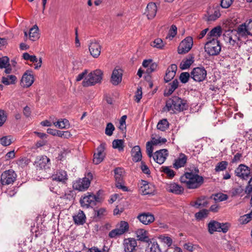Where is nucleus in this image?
Listing matches in <instances>:
<instances>
[{
  "instance_id": "1",
  "label": "nucleus",
  "mask_w": 252,
  "mask_h": 252,
  "mask_svg": "<svg viewBox=\"0 0 252 252\" xmlns=\"http://www.w3.org/2000/svg\"><path fill=\"white\" fill-rule=\"evenodd\" d=\"M199 169L193 167L192 170L186 172L180 178L181 182L185 184L189 189H196L200 188L204 183V178L199 175Z\"/></svg>"
},
{
  "instance_id": "2",
  "label": "nucleus",
  "mask_w": 252,
  "mask_h": 252,
  "mask_svg": "<svg viewBox=\"0 0 252 252\" xmlns=\"http://www.w3.org/2000/svg\"><path fill=\"white\" fill-rule=\"evenodd\" d=\"M167 111H183L188 108L187 100L177 96H173L168 99L166 102Z\"/></svg>"
},
{
  "instance_id": "3",
  "label": "nucleus",
  "mask_w": 252,
  "mask_h": 252,
  "mask_svg": "<svg viewBox=\"0 0 252 252\" xmlns=\"http://www.w3.org/2000/svg\"><path fill=\"white\" fill-rule=\"evenodd\" d=\"M103 72L100 69H96L88 74L82 82L84 87L94 86L100 83L102 79Z\"/></svg>"
},
{
  "instance_id": "4",
  "label": "nucleus",
  "mask_w": 252,
  "mask_h": 252,
  "mask_svg": "<svg viewBox=\"0 0 252 252\" xmlns=\"http://www.w3.org/2000/svg\"><path fill=\"white\" fill-rule=\"evenodd\" d=\"M205 51L210 56H216L221 51L220 42L217 39H210L205 44Z\"/></svg>"
},
{
  "instance_id": "5",
  "label": "nucleus",
  "mask_w": 252,
  "mask_h": 252,
  "mask_svg": "<svg viewBox=\"0 0 252 252\" xmlns=\"http://www.w3.org/2000/svg\"><path fill=\"white\" fill-rule=\"evenodd\" d=\"M100 199L98 196L93 193L87 192L84 196H82L80 199V203L82 207L89 208L96 205L99 202Z\"/></svg>"
},
{
  "instance_id": "6",
  "label": "nucleus",
  "mask_w": 252,
  "mask_h": 252,
  "mask_svg": "<svg viewBox=\"0 0 252 252\" xmlns=\"http://www.w3.org/2000/svg\"><path fill=\"white\" fill-rule=\"evenodd\" d=\"M87 176L88 177L79 179L75 181L73 184V189L80 191H85L87 189L90 185L91 180L93 178V175L91 173H89Z\"/></svg>"
},
{
  "instance_id": "7",
  "label": "nucleus",
  "mask_w": 252,
  "mask_h": 252,
  "mask_svg": "<svg viewBox=\"0 0 252 252\" xmlns=\"http://www.w3.org/2000/svg\"><path fill=\"white\" fill-rule=\"evenodd\" d=\"M33 164L37 170H44L46 172L50 169L51 165L50 159L45 156L37 157Z\"/></svg>"
},
{
  "instance_id": "8",
  "label": "nucleus",
  "mask_w": 252,
  "mask_h": 252,
  "mask_svg": "<svg viewBox=\"0 0 252 252\" xmlns=\"http://www.w3.org/2000/svg\"><path fill=\"white\" fill-rule=\"evenodd\" d=\"M208 231L210 234L214 232H222L226 233L228 230L227 223H220L215 220H211L208 224Z\"/></svg>"
},
{
  "instance_id": "9",
  "label": "nucleus",
  "mask_w": 252,
  "mask_h": 252,
  "mask_svg": "<svg viewBox=\"0 0 252 252\" xmlns=\"http://www.w3.org/2000/svg\"><path fill=\"white\" fill-rule=\"evenodd\" d=\"M207 76V71L204 67L194 68L190 72V77L196 82L204 81Z\"/></svg>"
},
{
  "instance_id": "10",
  "label": "nucleus",
  "mask_w": 252,
  "mask_h": 252,
  "mask_svg": "<svg viewBox=\"0 0 252 252\" xmlns=\"http://www.w3.org/2000/svg\"><path fill=\"white\" fill-rule=\"evenodd\" d=\"M16 178V173L13 170H8L2 173L0 182L2 185H8L13 184Z\"/></svg>"
},
{
  "instance_id": "11",
  "label": "nucleus",
  "mask_w": 252,
  "mask_h": 252,
  "mask_svg": "<svg viewBox=\"0 0 252 252\" xmlns=\"http://www.w3.org/2000/svg\"><path fill=\"white\" fill-rule=\"evenodd\" d=\"M238 35L234 30L229 31L224 34V40L233 46H238L241 38Z\"/></svg>"
},
{
  "instance_id": "12",
  "label": "nucleus",
  "mask_w": 252,
  "mask_h": 252,
  "mask_svg": "<svg viewBox=\"0 0 252 252\" xmlns=\"http://www.w3.org/2000/svg\"><path fill=\"white\" fill-rule=\"evenodd\" d=\"M193 45V39L192 37L189 36L184 39L180 44L178 52L179 54H184L188 53L192 48Z\"/></svg>"
},
{
  "instance_id": "13",
  "label": "nucleus",
  "mask_w": 252,
  "mask_h": 252,
  "mask_svg": "<svg viewBox=\"0 0 252 252\" xmlns=\"http://www.w3.org/2000/svg\"><path fill=\"white\" fill-rule=\"evenodd\" d=\"M235 175L239 178L247 180L251 176V169L244 164H240L235 170Z\"/></svg>"
},
{
  "instance_id": "14",
  "label": "nucleus",
  "mask_w": 252,
  "mask_h": 252,
  "mask_svg": "<svg viewBox=\"0 0 252 252\" xmlns=\"http://www.w3.org/2000/svg\"><path fill=\"white\" fill-rule=\"evenodd\" d=\"M168 155V151L164 149L156 151L153 157L155 161L159 164H162L165 161Z\"/></svg>"
},
{
  "instance_id": "15",
  "label": "nucleus",
  "mask_w": 252,
  "mask_h": 252,
  "mask_svg": "<svg viewBox=\"0 0 252 252\" xmlns=\"http://www.w3.org/2000/svg\"><path fill=\"white\" fill-rule=\"evenodd\" d=\"M34 82L33 75L32 71L27 70L23 75L21 80V85L24 87H30Z\"/></svg>"
},
{
  "instance_id": "16",
  "label": "nucleus",
  "mask_w": 252,
  "mask_h": 252,
  "mask_svg": "<svg viewBox=\"0 0 252 252\" xmlns=\"http://www.w3.org/2000/svg\"><path fill=\"white\" fill-rule=\"evenodd\" d=\"M137 245V241L134 238H128L124 240L123 247L125 252H133Z\"/></svg>"
},
{
  "instance_id": "17",
  "label": "nucleus",
  "mask_w": 252,
  "mask_h": 252,
  "mask_svg": "<svg viewBox=\"0 0 252 252\" xmlns=\"http://www.w3.org/2000/svg\"><path fill=\"white\" fill-rule=\"evenodd\" d=\"M123 72V70L120 68H115L113 70L110 78V82L113 85H118L121 82Z\"/></svg>"
},
{
  "instance_id": "18",
  "label": "nucleus",
  "mask_w": 252,
  "mask_h": 252,
  "mask_svg": "<svg viewBox=\"0 0 252 252\" xmlns=\"http://www.w3.org/2000/svg\"><path fill=\"white\" fill-rule=\"evenodd\" d=\"M155 190L154 186L145 180H141L140 186V191L143 195L150 194Z\"/></svg>"
},
{
  "instance_id": "19",
  "label": "nucleus",
  "mask_w": 252,
  "mask_h": 252,
  "mask_svg": "<svg viewBox=\"0 0 252 252\" xmlns=\"http://www.w3.org/2000/svg\"><path fill=\"white\" fill-rule=\"evenodd\" d=\"M89 51L91 55L95 58L99 57L101 53V46L95 40L92 41L89 45Z\"/></svg>"
},
{
  "instance_id": "20",
  "label": "nucleus",
  "mask_w": 252,
  "mask_h": 252,
  "mask_svg": "<svg viewBox=\"0 0 252 252\" xmlns=\"http://www.w3.org/2000/svg\"><path fill=\"white\" fill-rule=\"evenodd\" d=\"M97 152L94 155L93 162L95 164L100 163L105 157L104 147L101 144L96 149Z\"/></svg>"
},
{
  "instance_id": "21",
  "label": "nucleus",
  "mask_w": 252,
  "mask_h": 252,
  "mask_svg": "<svg viewBox=\"0 0 252 252\" xmlns=\"http://www.w3.org/2000/svg\"><path fill=\"white\" fill-rule=\"evenodd\" d=\"M137 219L143 224L148 225L155 220L153 215L150 213H143L138 215Z\"/></svg>"
},
{
  "instance_id": "22",
  "label": "nucleus",
  "mask_w": 252,
  "mask_h": 252,
  "mask_svg": "<svg viewBox=\"0 0 252 252\" xmlns=\"http://www.w3.org/2000/svg\"><path fill=\"white\" fill-rule=\"evenodd\" d=\"M135 234L137 240L139 241L149 243V241L150 240L148 231L144 229H137L135 231Z\"/></svg>"
},
{
  "instance_id": "23",
  "label": "nucleus",
  "mask_w": 252,
  "mask_h": 252,
  "mask_svg": "<svg viewBox=\"0 0 252 252\" xmlns=\"http://www.w3.org/2000/svg\"><path fill=\"white\" fill-rule=\"evenodd\" d=\"M165 188L168 191L176 194H181L184 191V189L181 186L174 182L167 184Z\"/></svg>"
},
{
  "instance_id": "24",
  "label": "nucleus",
  "mask_w": 252,
  "mask_h": 252,
  "mask_svg": "<svg viewBox=\"0 0 252 252\" xmlns=\"http://www.w3.org/2000/svg\"><path fill=\"white\" fill-rule=\"evenodd\" d=\"M157 7L155 3H149L146 8L145 13L149 19H153L156 15Z\"/></svg>"
},
{
  "instance_id": "25",
  "label": "nucleus",
  "mask_w": 252,
  "mask_h": 252,
  "mask_svg": "<svg viewBox=\"0 0 252 252\" xmlns=\"http://www.w3.org/2000/svg\"><path fill=\"white\" fill-rule=\"evenodd\" d=\"M52 180L63 183H65L67 180L66 172L64 170H59L52 176Z\"/></svg>"
},
{
  "instance_id": "26",
  "label": "nucleus",
  "mask_w": 252,
  "mask_h": 252,
  "mask_svg": "<svg viewBox=\"0 0 252 252\" xmlns=\"http://www.w3.org/2000/svg\"><path fill=\"white\" fill-rule=\"evenodd\" d=\"M188 157L184 154H180L178 158L175 159L173 164L174 167L178 169L181 167H184L187 163Z\"/></svg>"
},
{
  "instance_id": "27",
  "label": "nucleus",
  "mask_w": 252,
  "mask_h": 252,
  "mask_svg": "<svg viewBox=\"0 0 252 252\" xmlns=\"http://www.w3.org/2000/svg\"><path fill=\"white\" fill-rule=\"evenodd\" d=\"M240 38L245 37L249 35L248 28L246 22L238 26L237 29L234 30Z\"/></svg>"
},
{
  "instance_id": "28",
  "label": "nucleus",
  "mask_w": 252,
  "mask_h": 252,
  "mask_svg": "<svg viewBox=\"0 0 252 252\" xmlns=\"http://www.w3.org/2000/svg\"><path fill=\"white\" fill-rule=\"evenodd\" d=\"M148 245L146 248V252H162L161 250L156 241L151 240L148 243Z\"/></svg>"
},
{
  "instance_id": "29",
  "label": "nucleus",
  "mask_w": 252,
  "mask_h": 252,
  "mask_svg": "<svg viewBox=\"0 0 252 252\" xmlns=\"http://www.w3.org/2000/svg\"><path fill=\"white\" fill-rule=\"evenodd\" d=\"M132 160L134 162H138L142 159L141 149L139 146H135L131 150Z\"/></svg>"
},
{
  "instance_id": "30",
  "label": "nucleus",
  "mask_w": 252,
  "mask_h": 252,
  "mask_svg": "<svg viewBox=\"0 0 252 252\" xmlns=\"http://www.w3.org/2000/svg\"><path fill=\"white\" fill-rule=\"evenodd\" d=\"M74 223L77 225H82L85 222L86 216L83 211L79 210L76 215L73 216Z\"/></svg>"
},
{
  "instance_id": "31",
  "label": "nucleus",
  "mask_w": 252,
  "mask_h": 252,
  "mask_svg": "<svg viewBox=\"0 0 252 252\" xmlns=\"http://www.w3.org/2000/svg\"><path fill=\"white\" fill-rule=\"evenodd\" d=\"M1 82L5 85L15 84L17 81V78L14 75H7L1 78Z\"/></svg>"
},
{
  "instance_id": "32",
  "label": "nucleus",
  "mask_w": 252,
  "mask_h": 252,
  "mask_svg": "<svg viewBox=\"0 0 252 252\" xmlns=\"http://www.w3.org/2000/svg\"><path fill=\"white\" fill-rule=\"evenodd\" d=\"M222 31L220 26H217L214 28L207 34L208 39H217L221 34Z\"/></svg>"
},
{
  "instance_id": "33",
  "label": "nucleus",
  "mask_w": 252,
  "mask_h": 252,
  "mask_svg": "<svg viewBox=\"0 0 252 252\" xmlns=\"http://www.w3.org/2000/svg\"><path fill=\"white\" fill-rule=\"evenodd\" d=\"M194 62V57L189 56L185 59H184L181 63L180 67L182 70L189 68Z\"/></svg>"
},
{
  "instance_id": "34",
  "label": "nucleus",
  "mask_w": 252,
  "mask_h": 252,
  "mask_svg": "<svg viewBox=\"0 0 252 252\" xmlns=\"http://www.w3.org/2000/svg\"><path fill=\"white\" fill-rule=\"evenodd\" d=\"M158 238L161 243L166 245L168 247H170L173 243L172 238L165 234L159 235Z\"/></svg>"
},
{
  "instance_id": "35",
  "label": "nucleus",
  "mask_w": 252,
  "mask_h": 252,
  "mask_svg": "<svg viewBox=\"0 0 252 252\" xmlns=\"http://www.w3.org/2000/svg\"><path fill=\"white\" fill-rule=\"evenodd\" d=\"M115 178L117 183H123L124 170L121 167H117L114 170Z\"/></svg>"
},
{
  "instance_id": "36",
  "label": "nucleus",
  "mask_w": 252,
  "mask_h": 252,
  "mask_svg": "<svg viewBox=\"0 0 252 252\" xmlns=\"http://www.w3.org/2000/svg\"><path fill=\"white\" fill-rule=\"evenodd\" d=\"M38 28L36 25H34L30 30L29 36L32 41H35L39 38V33L38 32Z\"/></svg>"
},
{
  "instance_id": "37",
  "label": "nucleus",
  "mask_w": 252,
  "mask_h": 252,
  "mask_svg": "<svg viewBox=\"0 0 252 252\" xmlns=\"http://www.w3.org/2000/svg\"><path fill=\"white\" fill-rule=\"evenodd\" d=\"M53 124L55 126L59 128H67L69 127V124L68 121L66 119H61L56 122H54Z\"/></svg>"
},
{
  "instance_id": "38",
  "label": "nucleus",
  "mask_w": 252,
  "mask_h": 252,
  "mask_svg": "<svg viewBox=\"0 0 252 252\" xmlns=\"http://www.w3.org/2000/svg\"><path fill=\"white\" fill-rule=\"evenodd\" d=\"M117 228L119 230L121 231L120 232L123 235L128 230L129 225L126 221H121L117 226Z\"/></svg>"
},
{
  "instance_id": "39",
  "label": "nucleus",
  "mask_w": 252,
  "mask_h": 252,
  "mask_svg": "<svg viewBox=\"0 0 252 252\" xmlns=\"http://www.w3.org/2000/svg\"><path fill=\"white\" fill-rule=\"evenodd\" d=\"M252 220V210L250 213L240 217L239 221L241 224H247Z\"/></svg>"
},
{
  "instance_id": "40",
  "label": "nucleus",
  "mask_w": 252,
  "mask_h": 252,
  "mask_svg": "<svg viewBox=\"0 0 252 252\" xmlns=\"http://www.w3.org/2000/svg\"><path fill=\"white\" fill-rule=\"evenodd\" d=\"M157 127L158 129L164 131L168 128L169 123L166 119H162L158 123Z\"/></svg>"
},
{
  "instance_id": "41",
  "label": "nucleus",
  "mask_w": 252,
  "mask_h": 252,
  "mask_svg": "<svg viewBox=\"0 0 252 252\" xmlns=\"http://www.w3.org/2000/svg\"><path fill=\"white\" fill-rule=\"evenodd\" d=\"M74 191L70 189H66L61 194V198L63 199L71 200L74 198Z\"/></svg>"
},
{
  "instance_id": "42",
  "label": "nucleus",
  "mask_w": 252,
  "mask_h": 252,
  "mask_svg": "<svg viewBox=\"0 0 252 252\" xmlns=\"http://www.w3.org/2000/svg\"><path fill=\"white\" fill-rule=\"evenodd\" d=\"M13 139L10 135L3 136L0 138V144L3 146H9L11 144Z\"/></svg>"
},
{
  "instance_id": "43",
  "label": "nucleus",
  "mask_w": 252,
  "mask_h": 252,
  "mask_svg": "<svg viewBox=\"0 0 252 252\" xmlns=\"http://www.w3.org/2000/svg\"><path fill=\"white\" fill-rule=\"evenodd\" d=\"M113 148L117 149L120 151L124 150V141L121 139L114 140L112 142Z\"/></svg>"
},
{
  "instance_id": "44",
  "label": "nucleus",
  "mask_w": 252,
  "mask_h": 252,
  "mask_svg": "<svg viewBox=\"0 0 252 252\" xmlns=\"http://www.w3.org/2000/svg\"><path fill=\"white\" fill-rule=\"evenodd\" d=\"M151 46L159 49H162L164 46L163 41L160 38H157L151 43Z\"/></svg>"
},
{
  "instance_id": "45",
  "label": "nucleus",
  "mask_w": 252,
  "mask_h": 252,
  "mask_svg": "<svg viewBox=\"0 0 252 252\" xmlns=\"http://www.w3.org/2000/svg\"><path fill=\"white\" fill-rule=\"evenodd\" d=\"M228 165V162L226 161H222L218 162L215 167L216 172H220L226 169Z\"/></svg>"
},
{
  "instance_id": "46",
  "label": "nucleus",
  "mask_w": 252,
  "mask_h": 252,
  "mask_svg": "<svg viewBox=\"0 0 252 252\" xmlns=\"http://www.w3.org/2000/svg\"><path fill=\"white\" fill-rule=\"evenodd\" d=\"M213 199L216 202H221L227 200L228 196L222 193H218L214 195Z\"/></svg>"
},
{
  "instance_id": "47",
  "label": "nucleus",
  "mask_w": 252,
  "mask_h": 252,
  "mask_svg": "<svg viewBox=\"0 0 252 252\" xmlns=\"http://www.w3.org/2000/svg\"><path fill=\"white\" fill-rule=\"evenodd\" d=\"M178 85L179 82L177 79L174 80L169 84V88L168 91L169 94H171L173 93V92L178 88Z\"/></svg>"
},
{
  "instance_id": "48",
  "label": "nucleus",
  "mask_w": 252,
  "mask_h": 252,
  "mask_svg": "<svg viewBox=\"0 0 252 252\" xmlns=\"http://www.w3.org/2000/svg\"><path fill=\"white\" fill-rule=\"evenodd\" d=\"M162 171L166 174L170 178H172L175 176V172L168 166H162Z\"/></svg>"
},
{
  "instance_id": "49",
  "label": "nucleus",
  "mask_w": 252,
  "mask_h": 252,
  "mask_svg": "<svg viewBox=\"0 0 252 252\" xmlns=\"http://www.w3.org/2000/svg\"><path fill=\"white\" fill-rule=\"evenodd\" d=\"M208 210L206 209H203L196 213L195 214V217L197 220H201L203 218L207 217L208 214Z\"/></svg>"
},
{
  "instance_id": "50",
  "label": "nucleus",
  "mask_w": 252,
  "mask_h": 252,
  "mask_svg": "<svg viewBox=\"0 0 252 252\" xmlns=\"http://www.w3.org/2000/svg\"><path fill=\"white\" fill-rule=\"evenodd\" d=\"M115 130V127L111 123H109L107 124L105 133L108 136H111L113 134V131Z\"/></svg>"
},
{
  "instance_id": "51",
  "label": "nucleus",
  "mask_w": 252,
  "mask_h": 252,
  "mask_svg": "<svg viewBox=\"0 0 252 252\" xmlns=\"http://www.w3.org/2000/svg\"><path fill=\"white\" fill-rule=\"evenodd\" d=\"M204 200V198H199L197 200L191 203V205L196 208H199L200 207H204L207 203L206 202H202Z\"/></svg>"
},
{
  "instance_id": "52",
  "label": "nucleus",
  "mask_w": 252,
  "mask_h": 252,
  "mask_svg": "<svg viewBox=\"0 0 252 252\" xmlns=\"http://www.w3.org/2000/svg\"><path fill=\"white\" fill-rule=\"evenodd\" d=\"M9 65V58L7 57L0 58V68H6Z\"/></svg>"
},
{
  "instance_id": "53",
  "label": "nucleus",
  "mask_w": 252,
  "mask_h": 252,
  "mask_svg": "<svg viewBox=\"0 0 252 252\" xmlns=\"http://www.w3.org/2000/svg\"><path fill=\"white\" fill-rule=\"evenodd\" d=\"M190 76V73L185 72L181 73L179 78L181 82L185 84L188 82Z\"/></svg>"
},
{
  "instance_id": "54",
  "label": "nucleus",
  "mask_w": 252,
  "mask_h": 252,
  "mask_svg": "<svg viewBox=\"0 0 252 252\" xmlns=\"http://www.w3.org/2000/svg\"><path fill=\"white\" fill-rule=\"evenodd\" d=\"M153 144L152 141H148L146 143V152L149 158H151L153 156L152 154L153 151Z\"/></svg>"
},
{
  "instance_id": "55",
  "label": "nucleus",
  "mask_w": 252,
  "mask_h": 252,
  "mask_svg": "<svg viewBox=\"0 0 252 252\" xmlns=\"http://www.w3.org/2000/svg\"><path fill=\"white\" fill-rule=\"evenodd\" d=\"M234 0H221L220 1V6L222 8L226 9L229 8Z\"/></svg>"
},
{
  "instance_id": "56",
  "label": "nucleus",
  "mask_w": 252,
  "mask_h": 252,
  "mask_svg": "<svg viewBox=\"0 0 252 252\" xmlns=\"http://www.w3.org/2000/svg\"><path fill=\"white\" fill-rule=\"evenodd\" d=\"M120 231H121L119 230L116 227L115 229H113L109 232L108 236L111 238H116L117 237L122 235Z\"/></svg>"
},
{
  "instance_id": "57",
  "label": "nucleus",
  "mask_w": 252,
  "mask_h": 252,
  "mask_svg": "<svg viewBox=\"0 0 252 252\" xmlns=\"http://www.w3.org/2000/svg\"><path fill=\"white\" fill-rule=\"evenodd\" d=\"M177 28L176 26L173 25L171 26V28L170 29L168 34V37H171L173 38L177 34Z\"/></svg>"
},
{
  "instance_id": "58",
  "label": "nucleus",
  "mask_w": 252,
  "mask_h": 252,
  "mask_svg": "<svg viewBox=\"0 0 252 252\" xmlns=\"http://www.w3.org/2000/svg\"><path fill=\"white\" fill-rule=\"evenodd\" d=\"M175 76V74H174V73H172L170 72L169 70L167 69L164 78V81L166 82H168L170 81H171L172 79H173Z\"/></svg>"
},
{
  "instance_id": "59",
  "label": "nucleus",
  "mask_w": 252,
  "mask_h": 252,
  "mask_svg": "<svg viewBox=\"0 0 252 252\" xmlns=\"http://www.w3.org/2000/svg\"><path fill=\"white\" fill-rule=\"evenodd\" d=\"M126 116H123L120 120V126L119 128L122 130H125L126 129Z\"/></svg>"
},
{
  "instance_id": "60",
  "label": "nucleus",
  "mask_w": 252,
  "mask_h": 252,
  "mask_svg": "<svg viewBox=\"0 0 252 252\" xmlns=\"http://www.w3.org/2000/svg\"><path fill=\"white\" fill-rule=\"evenodd\" d=\"M7 116L4 112L2 110H0V126H1L6 120Z\"/></svg>"
},
{
  "instance_id": "61",
  "label": "nucleus",
  "mask_w": 252,
  "mask_h": 252,
  "mask_svg": "<svg viewBox=\"0 0 252 252\" xmlns=\"http://www.w3.org/2000/svg\"><path fill=\"white\" fill-rule=\"evenodd\" d=\"M142 88H141V87H140L137 88V90L136 92V94L135 95V101L137 102H139L142 98Z\"/></svg>"
},
{
  "instance_id": "62",
  "label": "nucleus",
  "mask_w": 252,
  "mask_h": 252,
  "mask_svg": "<svg viewBox=\"0 0 252 252\" xmlns=\"http://www.w3.org/2000/svg\"><path fill=\"white\" fill-rule=\"evenodd\" d=\"M141 169L142 171V172L144 174L149 175L150 174V171L147 165H146L143 161H142L141 162Z\"/></svg>"
},
{
  "instance_id": "63",
  "label": "nucleus",
  "mask_w": 252,
  "mask_h": 252,
  "mask_svg": "<svg viewBox=\"0 0 252 252\" xmlns=\"http://www.w3.org/2000/svg\"><path fill=\"white\" fill-rule=\"evenodd\" d=\"M245 192L247 194H250L252 192V177L249 181L248 185L246 188Z\"/></svg>"
},
{
  "instance_id": "64",
  "label": "nucleus",
  "mask_w": 252,
  "mask_h": 252,
  "mask_svg": "<svg viewBox=\"0 0 252 252\" xmlns=\"http://www.w3.org/2000/svg\"><path fill=\"white\" fill-rule=\"evenodd\" d=\"M246 23L248 28L249 35L252 36V19L247 21Z\"/></svg>"
}]
</instances>
